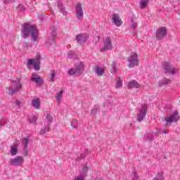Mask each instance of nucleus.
Here are the masks:
<instances>
[{"mask_svg": "<svg viewBox=\"0 0 180 180\" xmlns=\"http://www.w3.org/2000/svg\"><path fill=\"white\" fill-rule=\"evenodd\" d=\"M76 56L74 53V52H70L68 55V58H70V60H72V58H75Z\"/></svg>", "mask_w": 180, "mask_h": 180, "instance_id": "e433bc0d", "label": "nucleus"}, {"mask_svg": "<svg viewBox=\"0 0 180 180\" xmlns=\"http://www.w3.org/2000/svg\"><path fill=\"white\" fill-rule=\"evenodd\" d=\"M127 61L129 63V67L133 68L136 65H139V59L137 58V53L133 52L131 53L130 57L128 58Z\"/></svg>", "mask_w": 180, "mask_h": 180, "instance_id": "6e6552de", "label": "nucleus"}, {"mask_svg": "<svg viewBox=\"0 0 180 180\" xmlns=\"http://www.w3.org/2000/svg\"><path fill=\"white\" fill-rule=\"evenodd\" d=\"M54 78H56V72L55 71H52L51 74L49 77V81L51 82H53V81H54Z\"/></svg>", "mask_w": 180, "mask_h": 180, "instance_id": "473e14b6", "label": "nucleus"}, {"mask_svg": "<svg viewBox=\"0 0 180 180\" xmlns=\"http://www.w3.org/2000/svg\"><path fill=\"white\" fill-rule=\"evenodd\" d=\"M6 120V123H8V121H6V120Z\"/></svg>", "mask_w": 180, "mask_h": 180, "instance_id": "09e8293b", "label": "nucleus"}, {"mask_svg": "<svg viewBox=\"0 0 180 180\" xmlns=\"http://www.w3.org/2000/svg\"><path fill=\"white\" fill-rule=\"evenodd\" d=\"M19 8H23V6H22V5H19Z\"/></svg>", "mask_w": 180, "mask_h": 180, "instance_id": "a18cd8bd", "label": "nucleus"}, {"mask_svg": "<svg viewBox=\"0 0 180 180\" xmlns=\"http://www.w3.org/2000/svg\"><path fill=\"white\" fill-rule=\"evenodd\" d=\"M117 63H116V62H112V65H111V70H110V72L111 74H117Z\"/></svg>", "mask_w": 180, "mask_h": 180, "instance_id": "5701e85b", "label": "nucleus"}, {"mask_svg": "<svg viewBox=\"0 0 180 180\" xmlns=\"http://www.w3.org/2000/svg\"><path fill=\"white\" fill-rule=\"evenodd\" d=\"M15 105H16V106H20V101L19 100H16Z\"/></svg>", "mask_w": 180, "mask_h": 180, "instance_id": "79ce46f5", "label": "nucleus"}, {"mask_svg": "<svg viewBox=\"0 0 180 180\" xmlns=\"http://www.w3.org/2000/svg\"><path fill=\"white\" fill-rule=\"evenodd\" d=\"M131 29H136V27H137V22H135L134 21H133V20H131Z\"/></svg>", "mask_w": 180, "mask_h": 180, "instance_id": "ea45409f", "label": "nucleus"}, {"mask_svg": "<svg viewBox=\"0 0 180 180\" xmlns=\"http://www.w3.org/2000/svg\"><path fill=\"white\" fill-rule=\"evenodd\" d=\"M94 71L97 75L99 77H102L103 74H105V70L101 66H96L94 68Z\"/></svg>", "mask_w": 180, "mask_h": 180, "instance_id": "aec40b11", "label": "nucleus"}, {"mask_svg": "<svg viewBox=\"0 0 180 180\" xmlns=\"http://www.w3.org/2000/svg\"><path fill=\"white\" fill-rule=\"evenodd\" d=\"M41 104V102L40 101V98H34L32 101V105L34 109H40V105Z\"/></svg>", "mask_w": 180, "mask_h": 180, "instance_id": "a211bd4d", "label": "nucleus"}, {"mask_svg": "<svg viewBox=\"0 0 180 180\" xmlns=\"http://www.w3.org/2000/svg\"><path fill=\"white\" fill-rule=\"evenodd\" d=\"M0 126H1V127L4 126V125L2 124V121H0Z\"/></svg>", "mask_w": 180, "mask_h": 180, "instance_id": "c03bdc74", "label": "nucleus"}, {"mask_svg": "<svg viewBox=\"0 0 180 180\" xmlns=\"http://www.w3.org/2000/svg\"><path fill=\"white\" fill-rule=\"evenodd\" d=\"M82 158H84V156L82 155H80V158H78L77 159V161H78V160H82Z\"/></svg>", "mask_w": 180, "mask_h": 180, "instance_id": "37998d69", "label": "nucleus"}, {"mask_svg": "<svg viewBox=\"0 0 180 180\" xmlns=\"http://www.w3.org/2000/svg\"><path fill=\"white\" fill-rule=\"evenodd\" d=\"M113 49V44H112V39L110 37H107L104 39L103 41V48L101 49V51H110Z\"/></svg>", "mask_w": 180, "mask_h": 180, "instance_id": "423d86ee", "label": "nucleus"}, {"mask_svg": "<svg viewBox=\"0 0 180 180\" xmlns=\"http://www.w3.org/2000/svg\"><path fill=\"white\" fill-rule=\"evenodd\" d=\"M84 72V63L82 62L74 65L73 68L68 70V75H80Z\"/></svg>", "mask_w": 180, "mask_h": 180, "instance_id": "39448f33", "label": "nucleus"}, {"mask_svg": "<svg viewBox=\"0 0 180 180\" xmlns=\"http://www.w3.org/2000/svg\"><path fill=\"white\" fill-rule=\"evenodd\" d=\"M88 169H89V167L87 165L84 166L82 172H81L80 174H84V177L86 176V173L88 172Z\"/></svg>", "mask_w": 180, "mask_h": 180, "instance_id": "72a5a7b5", "label": "nucleus"}, {"mask_svg": "<svg viewBox=\"0 0 180 180\" xmlns=\"http://www.w3.org/2000/svg\"><path fill=\"white\" fill-rule=\"evenodd\" d=\"M46 122H48V124H51V122H53V115H48L46 116Z\"/></svg>", "mask_w": 180, "mask_h": 180, "instance_id": "f704fd0d", "label": "nucleus"}, {"mask_svg": "<svg viewBox=\"0 0 180 180\" xmlns=\"http://www.w3.org/2000/svg\"><path fill=\"white\" fill-rule=\"evenodd\" d=\"M168 33V30H167V27H160L157 30H156V39L158 40H162L165 36H167Z\"/></svg>", "mask_w": 180, "mask_h": 180, "instance_id": "0eeeda50", "label": "nucleus"}, {"mask_svg": "<svg viewBox=\"0 0 180 180\" xmlns=\"http://www.w3.org/2000/svg\"><path fill=\"white\" fill-rule=\"evenodd\" d=\"M48 131H50V124L45 125L44 128H42L40 131L41 134H46Z\"/></svg>", "mask_w": 180, "mask_h": 180, "instance_id": "bb28decb", "label": "nucleus"}, {"mask_svg": "<svg viewBox=\"0 0 180 180\" xmlns=\"http://www.w3.org/2000/svg\"><path fill=\"white\" fill-rule=\"evenodd\" d=\"M29 144V139L24 138L22 140V154L26 157L29 155V148H27Z\"/></svg>", "mask_w": 180, "mask_h": 180, "instance_id": "ddd939ff", "label": "nucleus"}, {"mask_svg": "<svg viewBox=\"0 0 180 180\" xmlns=\"http://www.w3.org/2000/svg\"><path fill=\"white\" fill-rule=\"evenodd\" d=\"M40 60H41V56H37L35 59L29 58L27 59V65H33L34 64H40Z\"/></svg>", "mask_w": 180, "mask_h": 180, "instance_id": "2eb2a0df", "label": "nucleus"}, {"mask_svg": "<svg viewBox=\"0 0 180 180\" xmlns=\"http://www.w3.org/2000/svg\"><path fill=\"white\" fill-rule=\"evenodd\" d=\"M58 9L60 13H63L65 15H67V11H65V7H64L61 1H58Z\"/></svg>", "mask_w": 180, "mask_h": 180, "instance_id": "6ab92c4d", "label": "nucleus"}, {"mask_svg": "<svg viewBox=\"0 0 180 180\" xmlns=\"http://www.w3.org/2000/svg\"><path fill=\"white\" fill-rule=\"evenodd\" d=\"M112 21L115 26H122V20H120V17L117 14L112 15Z\"/></svg>", "mask_w": 180, "mask_h": 180, "instance_id": "f3484780", "label": "nucleus"}, {"mask_svg": "<svg viewBox=\"0 0 180 180\" xmlns=\"http://www.w3.org/2000/svg\"><path fill=\"white\" fill-rule=\"evenodd\" d=\"M11 1V2H15V1H16V0H10Z\"/></svg>", "mask_w": 180, "mask_h": 180, "instance_id": "49530a36", "label": "nucleus"}, {"mask_svg": "<svg viewBox=\"0 0 180 180\" xmlns=\"http://www.w3.org/2000/svg\"><path fill=\"white\" fill-rule=\"evenodd\" d=\"M31 79L33 82L37 84V85H41V78L37 75H33Z\"/></svg>", "mask_w": 180, "mask_h": 180, "instance_id": "4be33fe9", "label": "nucleus"}, {"mask_svg": "<svg viewBox=\"0 0 180 180\" xmlns=\"http://www.w3.org/2000/svg\"><path fill=\"white\" fill-rule=\"evenodd\" d=\"M162 69L164 70L165 74H170L171 75H175L179 71L176 67L169 64V63H165L162 65Z\"/></svg>", "mask_w": 180, "mask_h": 180, "instance_id": "20e7f679", "label": "nucleus"}, {"mask_svg": "<svg viewBox=\"0 0 180 180\" xmlns=\"http://www.w3.org/2000/svg\"><path fill=\"white\" fill-rule=\"evenodd\" d=\"M163 176L164 174H162V172H159L154 179L156 180H162Z\"/></svg>", "mask_w": 180, "mask_h": 180, "instance_id": "2f4dec72", "label": "nucleus"}, {"mask_svg": "<svg viewBox=\"0 0 180 180\" xmlns=\"http://www.w3.org/2000/svg\"><path fill=\"white\" fill-rule=\"evenodd\" d=\"M27 68H28V70H30L31 68L28 66Z\"/></svg>", "mask_w": 180, "mask_h": 180, "instance_id": "de8ad7c7", "label": "nucleus"}, {"mask_svg": "<svg viewBox=\"0 0 180 180\" xmlns=\"http://www.w3.org/2000/svg\"><path fill=\"white\" fill-rule=\"evenodd\" d=\"M146 113H147V105H143L141 106L139 112L137 115V121L143 122L144 117H146Z\"/></svg>", "mask_w": 180, "mask_h": 180, "instance_id": "9b49d317", "label": "nucleus"}, {"mask_svg": "<svg viewBox=\"0 0 180 180\" xmlns=\"http://www.w3.org/2000/svg\"><path fill=\"white\" fill-rule=\"evenodd\" d=\"M75 11L77 20H82V19H84V11H82V6L81 5V3L76 4Z\"/></svg>", "mask_w": 180, "mask_h": 180, "instance_id": "f8f14e48", "label": "nucleus"}, {"mask_svg": "<svg viewBox=\"0 0 180 180\" xmlns=\"http://www.w3.org/2000/svg\"><path fill=\"white\" fill-rule=\"evenodd\" d=\"M141 85L136 80H131L129 82L127 88L128 89H131L133 88H140Z\"/></svg>", "mask_w": 180, "mask_h": 180, "instance_id": "dca6fc26", "label": "nucleus"}, {"mask_svg": "<svg viewBox=\"0 0 180 180\" xmlns=\"http://www.w3.org/2000/svg\"><path fill=\"white\" fill-rule=\"evenodd\" d=\"M150 2V0H141L140 1V8L141 9H144V8H147V4Z\"/></svg>", "mask_w": 180, "mask_h": 180, "instance_id": "cd10ccee", "label": "nucleus"}, {"mask_svg": "<svg viewBox=\"0 0 180 180\" xmlns=\"http://www.w3.org/2000/svg\"><path fill=\"white\" fill-rule=\"evenodd\" d=\"M20 146L19 141H15V143L11 146L10 154L15 156L18 155V147Z\"/></svg>", "mask_w": 180, "mask_h": 180, "instance_id": "4468645a", "label": "nucleus"}, {"mask_svg": "<svg viewBox=\"0 0 180 180\" xmlns=\"http://www.w3.org/2000/svg\"><path fill=\"white\" fill-rule=\"evenodd\" d=\"M37 120V117L34 115H33L31 117H29V122L30 123H36V121Z\"/></svg>", "mask_w": 180, "mask_h": 180, "instance_id": "c9c22d12", "label": "nucleus"}, {"mask_svg": "<svg viewBox=\"0 0 180 180\" xmlns=\"http://www.w3.org/2000/svg\"><path fill=\"white\" fill-rule=\"evenodd\" d=\"M39 64L40 63H34V69L36 70V71H39L40 70V65H39Z\"/></svg>", "mask_w": 180, "mask_h": 180, "instance_id": "58836bf2", "label": "nucleus"}, {"mask_svg": "<svg viewBox=\"0 0 180 180\" xmlns=\"http://www.w3.org/2000/svg\"><path fill=\"white\" fill-rule=\"evenodd\" d=\"M97 112H98V106L97 105H94V108L91 111V113L92 115H95V113H96Z\"/></svg>", "mask_w": 180, "mask_h": 180, "instance_id": "4c0bfd02", "label": "nucleus"}, {"mask_svg": "<svg viewBox=\"0 0 180 180\" xmlns=\"http://www.w3.org/2000/svg\"><path fill=\"white\" fill-rule=\"evenodd\" d=\"M85 179L84 174H79L78 176H76L73 180H84Z\"/></svg>", "mask_w": 180, "mask_h": 180, "instance_id": "c756f323", "label": "nucleus"}, {"mask_svg": "<svg viewBox=\"0 0 180 180\" xmlns=\"http://www.w3.org/2000/svg\"><path fill=\"white\" fill-rule=\"evenodd\" d=\"M165 111L167 113L165 117L164 121L166 122V126H171L172 123H177L180 120L179 111L174 110L172 111V105H167L165 108Z\"/></svg>", "mask_w": 180, "mask_h": 180, "instance_id": "f257e3e1", "label": "nucleus"}, {"mask_svg": "<svg viewBox=\"0 0 180 180\" xmlns=\"http://www.w3.org/2000/svg\"><path fill=\"white\" fill-rule=\"evenodd\" d=\"M145 139L147 140V141L151 143V141L154 140V136L153 135V133H146L145 134Z\"/></svg>", "mask_w": 180, "mask_h": 180, "instance_id": "a878e982", "label": "nucleus"}, {"mask_svg": "<svg viewBox=\"0 0 180 180\" xmlns=\"http://www.w3.org/2000/svg\"><path fill=\"white\" fill-rule=\"evenodd\" d=\"M71 126H72V127H74L75 129H76V127H78V121L75 119H73L71 121Z\"/></svg>", "mask_w": 180, "mask_h": 180, "instance_id": "7c9ffc66", "label": "nucleus"}, {"mask_svg": "<svg viewBox=\"0 0 180 180\" xmlns=\"http://www.w3.org/2000/svg\"><path fill=\"white\" fill-rule=\"evenodd\" d=\"M122 86H123V81L122 80V79H120V77H117L116 80L115 88H117V89H119Z\"/></svg>", "mask_w": 180, "mask_h": 180, "instance_id": "393cba45", "label": "nucleus"}, {"mask_svg": "<svg viewBox=\"0 0 180 180\" xmlns=\"http://www.w3.org/2000/svg\"><path fill=\"white\" fill-rule=\"evenodd\" d=\"M89 36L86 33H80L77 35H76V40L78 44H80V46H82L83 44H85L86 43V40H88V38Z\"/></svg>", "mask_w": 180, "mask_h": 180, "instance_id": "9d476101", "label": "nucleus"}, {"mask_svg": "<svg viewBox=\"0 0 180 180\" xmlns=\"http://www.w3.org/2000/svg\"><path fill=\"white\" fill-rule=\"evenodd\" d=\"M21 34L23 39H26L29 34H31L33 41H37L39 32L36 28V25L30 23H24L21 30Z\"/></svg>", "mask_w": 180, "mask_h": 180, "instance_id": "f03ea898", "label": "nucleus"}, {"mask_svg": "<svg viewBox=\"0 0 180 180\" xmlns=\"http://www.w3.org/2000/svg\"><path fill=\"white\" fill-rule=\"evenodd\" d=\"M171 79L164 78L163 79L160 80L159 82V86H162L164 85H168V84H170Z\"/></svg>", "mask_w": 180, "mask_h": 180, "instance_id": "b1692460", "label": "nucleus"}, {"mask_svg": "<svg viewBox=\"0 0 180 180\" xmlns=\"http://www.w3.org/2000/svg\"><path fill=\"white\" fill-rule=\"evenodd\" d=\"M56 34H57V33L56 32V31H53L51 33L52 37L51 39H49V41H47V43H49V44H53V43H55L54 39H55Z\"/></svg>", "mask_w": 180, "mask_h": 180, "instance_id": "c85d7f7f", "label": "nucleus"}, {"mask_svg": "<svg viewBox=\"0 0 180 180\" xmlns=\"http://www.w3.org/2000/svg\"><path fill=\"white\" fill-rule=\"evenodd\" d=\"M162 133H163V134H167V133H169V131H168V129H162Z\"/></svg>", "mask_w": 180, "mask_h": 180, "instance_id": "a19ab883", "label": "nucleus"}, {"mask_svg": "<svg viewBox=\"0 0 180 180\" xmlns=\"http://www.w3.org/2000/svg\"><path fill=\"white\" fill-rule=\"evenodd\" d=\"M25 162V159L22 156H17L15 158L10 159L9 164L15 167H22Z\"/></svg>", "mask_w": 180, "mask_h": 180, "instance_id": "1a4fd4ad", "label": "nucleus"}, {"mask_svg": "<svg viewBox=\"0 0 180 180\" xmlns=\"http://www.w3.org/2000/svg\"><path fill=\"white\" fill-rule=\"evenodd\" d=\"M22 89V83H20V79H17L16 80H13L11 82V86L8 88L9 95H14L17 94Z\"/></svg>", "mask_w": 180, "mask_h": 180, "instance_id": "7ed1b4c3", "label": "nucleus"}, {"mask_svg": "<svg viewBox=\"0 0 180 180\" xmlns=\"http://www.w3.org/2000/svg\"><path fill=\"white\" fill-rule=\"evenodd\" d=\"M64 94V90L61 89L59 92L56 94V99L58 105L61 103V98H63V94Z\"/></svg>", "mask_w": 180, "mask_h": 180, "instance_id": "412c9836", "label": "nucleus"}]
</instances>
